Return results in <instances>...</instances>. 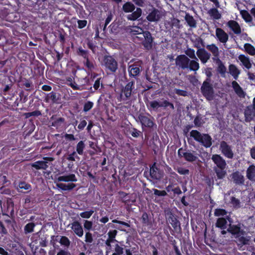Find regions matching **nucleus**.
I'll return each mask as SVG.
<instances>
[{
    "instance_id": "obj_15",
    "label": "nucleus",
    "mask_w": 255,
    "mask_h": 255,
    "mask_svg": "<svg viewBox=\"0 0 255 255\" xmlns=\"http://www.w3.org/2000/svg\"><path fill=\"white\" fill-rule=\"evenodd\" d=\"M138 119L140 122L142 128L143 127L152 128L154 125L153 120L151 118L143 114H139L138 116Z\"/></svg>"
},
{
    "instance_id": "obj_32",
    "label": "nucleus",
    "mask_w": 255,
    "mask_h": 255,
    "mask_svg": "<svg viewBox=\"0 0 255 255\" xmlns=\"http://www.w3.org/2000/svg\"><path fill=\"white\" fill-rule=\"evenodd\" d=\"M229 70L230 74L233 78L235 80H237L241 73L237 67L235 65L231 64L229 66Z\"/></svg>"
},
{
    "instance_id": "obj_7",
    "label": "nucleus",
    "mask_w": 255,
    "mask_h": 255,
    "mask_svg": "<svg viewBox=\"0 0 255 255\" xmlns=\"http://www.w3.org/2000/svg\"><path fill=\"white\" fill-rule=\"evenodd\" d=\"M134 81H129L122 89L121 97L124 101H127L130 99L132 90L134 88Z\"/></svg>"
},
{
    "instance_id": "obj_19",
    "label": "nucleus",
    "mask_w": 255,
    "mask_h": 255,
    "mask_svg": "<svg viewBox=\"0 0 255 255\" xmlns=\"http://www.w3.org/2000/svg\"><path fill=\"white\" fill-rule=\"evenodd\" d=\"M71 229L75 234L79 237H82L84 232L81 224L77 221H74L72 224Z\"/></svg>"
},
{
    "instance_id": "obj_64",
    "label": "nucleus",
    "mask_w": 255,
    "mask_h": 255,
    "mask_svg": "<svg viewBox=\"0 0 255 255\" xmlns=\"http://www.w3.org/2000/svg\"><path fill=\"white\" fill-rule=\"evenodd\" d=\"M174 93L178 96H181L183 97H186L188 96V92L184 90H181L179 89H174Z\"/></svg>"
},
{
    "instance_id": "obj_58",
    "label": "nucleus",
    "mask_w": 255,
    "mask_h": 255,
    "mask_svg": "<svg viewBox=\"0 0 255 255\" xmlns=\"http://www.w3.org/2000/svg\"><path fill=\"white\" fill-rule=\"evenodd\" d=\"M200 45L203 47L205 46L203 40L200 37H198L195 39L194 47L198 49L201 48Z\"/></svg>"
},
{
    "instance_id": "obj_23",
    "label": "nucleus",
    "mask_w": 255,
    "mask_h": 255,
    "mask_svg": "<svg viewBox=\"0 0 255 255\" xmlns=\"http://www.w3.org/2000/svg\"><path fill=\"white\" fill-rule=\"evenodd\" d=\"M232 86L236 93V94L240 98H244L246 95V93L244 91L242 88L240 86L236 81L232 82Z\"/></svg>"
},
{
    "instance_id": "obj_49",
    "label": "nucleus",
    "mask_w": 255,
    "mask_h": 255,
    "mask_svg": "<svg viewBox=\"0 0 255 255\" xmlns=\"http://www.w3.org/2000/svg\"><path fill=\"white\" fill-rule=\"evenodd\" d=\"M241 14L244 19V20L247 22H250L252 21L253 18L251 14L249 12L246 10H242L241 11Z\"/></svg>"
},
{
    "instance_id": "obj_40",
    "label": "nucleus",
    "mask_w": 255,
    "mask_h": 255,
    "mask_svg": "<svg viewBox=\"0 0 255 255\" xmlns=\"http://www.w3.org/2000/svg\"><path fill=\"white\" fill-rule=\"evenodd\" d=\"M36 224L33 222H30L26 224L24 227V233L25 234H28L32 233Z\"/></svg>"
},
{
    "instance_id": "obj_33",
    "label": "nucleus",
    "mask_w": 255,
    "mask_h": 255,
    "mask_svg": "<svg viewBox=\"0 0 255 255\" xmlns=\"http://www.w3.org/2000/svg\"><path fill=\"white\" fill-rule=\"evenodd\" d=\"M135 9V5L130 1L126 2L122 7V9L125 13L131 12L133 11Z\"/></svg>"
},
{
    "instance_id": "obj_59",
    "label": "nucleus",
    "mask_w": 255,
    "mask_h": 255,
    "mask_svg": "<svg viewBox=\"0 0 255 255\" xmlns=\"http://www.w3.org/2000/svg\"><path fill=\"white\" fill-rule=\"evenodd\" d=\"M6 42L7 39L4 35L3 31L0 29V47L4 46Z\"/></svg>"
},
{
    "instance_id": "obj_31",
    "label": "nucleus",
    "mask_w": 255,
    "mask_h": 255,
    "mask_svg": "<svg viewBox=\"0 0 255 255\" xmlns=\"http://www.w3.org/2000/svg\"><path fill=\"white\" fill-rule=\"evenodd\" d=\"M185 20L187 25L191 28H196L197 27V22L194 18L193 16L191 15L189 13H186L185 16Z\"/></svg>"
},
{
    "instance_id": "obj_57",
    "label": "nucleus",
    "mask_w": 255,
    "mask_h": 255,
    "mask_svg": "<svg viewBox=\"0 0 255 255\" xmlns=\"http://www.w3.org/2000/svg\"><path fill=\"white\" fill-rule=\"evenodd\" d=\"M194 123L196 127H200L203 124L202 118L200 115H197L194 119Z\"/></svg>"
},
{
    "instance_id": "obj_28",
    "label": "nucleus",
    "mask_w": 255,
    "mask_h": 255,
    "mask_svg": "<svg viewBox=\"0 0 255 255\" xmlns=\"http://www.w3.org/2000/svg\"><path fill=\"white\" fill-rule=\"evenodd\" d=\"M141 223L143 226H147L148 228L152 227V222L149 215L145 212H143L141 218Z\"/></svg>"
},
{
    "instance_id": "obj_1",
    "label": "nucleus",
    "mask_w": 255,
    "mask_h": 255,
    "mask_svg": "<svg viewBox=\"0 0 255 255\" xmlns=\"http://www.w3.org/2000/svg\"><path fill=\"white\" fill-rule=\"evenodd\" d=\"M212 161L216 165L214 170L218 179H223L227 174L226 170L227 163L225 160L219 154H214L211 158Z\"/></svg>"
},
{
    "instance_id": "obj_10",
    "label": "nucleus",
    "mask_w": 255,
    "mask_h": 255,
    "mask_svg": "<svg viewBox=\"0 0 255 255\" xmlns=\"http://www.w3.org/2000/svg\"><path fill=\"white\" fill-rule=\"evenodd\" d=\"M190 59L185 55H178L175 58V64L179 69L185 70L188 69V63Z\"/></svg>"
},
{
    "instance_id": "obj_56",
    "label": "nucleus",
    "mask_w": 255,
    "mask_h": 255,
    "mask_svg": "<svg viewBox=\"0 0 255 255\" xmlns=\"http://www.w3.org/2000/svg\"><path fill=\"white\" fill-rule=\"evenodd\" d=\"M118 232L116 230H110L108 233V241H110L111 242H114L115 241V238L117 236Z\"/></svg>"
},
{
    "instance_id": "obj_9",
    "label": "nucleus",
    "mask_w": 255,
    "mask_h": 255,
    "mask_svg": "<svg viewBox=\"0 0 255 255\" xmlns=\"http://www.w3.org/2000/svg\"><path fill=\"white\" fill-rule=\"evenodd\" d=\"M219 149L226 157L229 159H232L234 157V154L232 146L226 141L223 140L220 142Z\"/></svg>"
},
{
    "instance_id": "obj_5",
    "label": "nucleus",
    "mask_w": 255,
    "mask_h": 255,
    "mask_svg": "<svg viewBox=\"0 0 255 255\" xmlns=\"http://www.w3.org/2000/svg\"><path fill=\"white\" fill-rule=\"evenodd\" d=\"M210 79L207 78L202 84L201 87V92L204 97L208 101L213 99L214 90L212 85L210 84Z\"/></svg>"
},
{
    "instance_id": "obj_29",
    "label": "nucleus",
    "mask_w": 255,
    "mask_h": 255,
    "mask_svg": "<svg viewBox=\"0 0 255 255\" xmlns=\"http://www.w3.org/2000/svg\"><path fill=\"white\" fill-rule=\"evenodd\" d=\"M158 11L157 9L154 8L147 15L146 19L150 22H155L159 20L160 17L157 14Z\"/></svg>"
},
{
    "instance_id": "obj_45",
    "label": "nucleus",
    "mask_w": 255,
    "mask_h": 255,
    "mask_svg": "<svg viewBox=\"0 0 255 255\" xmlns=\"http://www.w3.org/2000/svg\"><path fill=\"white\" fill-rule=\"evenodd\" d=\"M18 190L20 192H23V190L30 191L31 190V186L25 182H20L18 184Z\"/></svg>"
},
{
    "instance_id": "obj_53",
    "label": "nucleus",
    "mask_w": 255,
    "mask_h": 255,
    "mask_svg": "<svg viewBox=\"0 0 255 255\" xmlns=\"http://www.w3.org/2000/svg\"><path fill=\"white\" fill-rule=\"evenodd\" d=\"M185 54L189 58L193 59H195L196 60H198V58L196 57L195 54V50L193 49L188 48L185 51Z\"/></svg>"
},
{
    "instance_id": "obj_18",
    "label": "nucleus",
    "mask_w": 255,
    "mask_h": 255,
    "mask_svg": "<svg viewBox=\"0 0 255 255\" xmlns=\"http://www.w3.org/2000/svg\"><path fill=\"white\" fill-rule=\"evenodd\" d=\"M231 176L234 183L236 185H242L244 184V177L240 172L238 171L234 172Z\"/></svg>"
},
{
    "instance_id": "obj_25",
    "label": "nucleus",
    "mask_w": 255,
    "mask_h": 255,
    "mask_svg": "<svg viewBox=\"0 0 255 255\" xmlns=\"http://www.w3.org/2000/svg\"><path fill=\"white\" fill-rule=\"evenodd\" d=\"M142 10L139 7H137L136 10L132 12L131 13L127 15V18L128 20L135 21L138 20V19L141 16Z\"/></svg>"
},
{
    "instance_id": "obj_54",
    "label": "nucleus",
    "mask_w": 255,
    "mask_h": 255,
    "mask_svg": "<svg viewBox=\"0 0 255 255\" xmlns=\"http://www.w3.org/2000/svg\"><path fill=\"white\" fill-rule=\"evenodd\" d=\"M145 31H143V29L141 28H140L138 26H133L132 28L130 29V32L133 35L135 34H143V32Z\"/></svg>"
},
{
    "instance_id": "obj_34",
    "label": "nucleus",
    "mask_w": 255,
    "mask_h": 255,
    "mask_svg": "<svg viewBox=\"0 0 255 255\" xmlns=\"http://www.w3.org/2000/svg\"><path fill=\"white\" fill-rule=\"evenodd\" d=\"M227 221L224 217L218 218L215 223V226L221 230H225L227 228Z\"/></svg>"
},
{
    "instance_id": "obj_63",
    "label": "nucleus",
    "mask_w": 255,
    "mask_h": 255,
    "mask_svg": "<svg viewBox=\"0 0 255 255\" xmlns=\"http://www.w3.org/2000/svg\"><path fill=\"white\" fill-rule=\"evenodd\" d=\"M94 213V211L91 210L89 211H85L82 212L80 214V216L83 218L85 219H89L92 215Z\"/></svg>"
},
{
    "instance_id": "obj_27",
    "label": "nucleus",
    "mask_w": 255,
    "mask_h": 255,
    "mask_svg": "<svg viewBox=\"0 0 255 255\" xmlns=\"http://www.w3.org/2000/svg\"><path fill=\"white\" fill-rule=\"evenodd\" d=\"M238 59L246 68L249 70L252 68V64L249 57L241 54L238 56Z\"/></svg>"
},
{
    "instance_id": "obj_30",
    "label": "nucleus",
    "mask_w": 255,
    "mask_h": 255,
    "mask_svg": "<svg viewBox=\"0 0 255 255\" xmlns=\"http://www.w3.org/2000/svg\"><path fill=\"white\" fill-rule=\"evenodd\" d=\"M58 181L63 182H76L77 179L74 174H69L67 175L59 176L57 178Z\"/></svg>"
},
{
    "instance_id": "obj_8",
    "label": "nucleus",
    "mask_w": 255,
    "mask_h": 255,
    "mask_svg": "<svg viewBox=\"0 0 255 255\" xmlns=\"http://www.w3.org/2000/svg\"><path fill=\"white\" fill-rule=\"evenodd\" d=\"M149 175L153 180H160L163 177L164 171L157 166L156 162H154L150 166Z\"/></svg>"
},
{
    "instance_id": "obj_13",
    "label": "nucleus",
    "mask_w": 255,
    "mask_h": 255,
    "mask_svg": "<svg viewBox=\"0 0 255 255\" xmlns=\"http://www.w3.org/2000/svg\"><path fill=\"white\" fill-rule=\"evenodd\" d=\"M31 70L33 71L35 75L40 76L43 74L44 67L42 64L38 60L33 61L31 64Z\"/></svg>"
},
{
    "instance_id": "obj_50",
    "label": "nucleus",
    "mask_w": 255,
    "mask_h": 255,
    "mask_svg": "<svg viewBox=\"0 0 255 255\" xmlns=\"http://www.w3.org/2000/svg\"><path fill=\"white\" fill-rule=\"evenodd\" d=\"M128 132L134 137L137 138L142 135V132L134 128H129Z\"/></svg>"
},
{
    "instance_id": "obj_11",
    "label": "nucleus",
    "mask_w": 255,
    "mask_h": 255,
    "mask_svg": "<svg viewBox=\"0 0 255 255\" xmlns=\"http://www.w3.org/2000/svg\"><path fill=\"white\" fill-rule=\"evenodd\" d=\"M142 36L144 37V40L142 42V45L145 50H150L152 47L153 41L151 33L149 31H145L143 32Z\"/></svg>"
},
{
    "instance_id": "obj_37",
    "label": "nucleus",
    "mask_w": 255,
    "mask_h": 255,
    "mask_svg": "<svg viewBox=\"0 0 255 255\" xmlns=\"http://www.w3.org/2000/svg\"><path fill=\"white\" fill-rule=\"evenodd\" d=\"M247 177L252 181H255V166H250L247 170Z\"/></svg>"
},
{
    "instance_id": "obj_14",
    "label": "nucleus",
    "mask_w": 255,
    "mask_h": 255,
    "mask_svg": "<svg viewBox=\"0 0 255 255\" xmlns=\"http://www.w3.org/2000/svg\"><path fill=\"white\" fill-rule=\"evenodd\" d=\"M196 54L203 64L207 63L211 57L210 53L203 48H199L196 52Z\"/></svg>"
},
{
    "instance_id": "obj_36",
    "label": "nucleus",
    "mask_w": 255,
    "mask_h": 255,
    "mask_svg": "<svg viewBox=\"0 0 255 255\" xmlns=\"http://www.w3.org/2000/svg\"><path fill=\"white\" fill-rule=\"evenodd\" d=\"M206 48L215 57L218 58L219 56V48L215 44L207 45Z\"/></svg>"
},
{
    "instance_id": "obj_35",
    "label": "nucleus",
    "mask_w": 255,
    "mask_h": 255,
    "mask_svg": "<svg viewBox=\"0 0 255 255\" xmlns=\"http://www.w3.org/2000/svg\"><path fill=\"white\" fill-rule=\"evenodd\" d=\"M57 187L63 191H70L76 187V184L73 183L66 184L64 183H57Z\"/></svg>"
},
{
    "instance_id": "obj_6",
    "label": "nucleus",
    "mask_w": 255,
    "mask_h": 255,
    "mask_svg": "<svg viewBox=\"0 0 255 255\" xmlns=\"http://www.w3.org/2000/svg\"><path fill=\"white\" fill-rule=\"evenodd\" d=\"M142 62L141 60L134 62L133 64L128 65V71L129 76L137 79L140 74L142 70Z\"/></svg>"
},
{
    "instance_id": "obj_60",
    "label": "nucleus",
    "mask_w": 255,
    "mask_h": 255,
    "mask_svg": "<svg viewBox=\"0 0 255 255\" xmlns=\"http://www.w3.org/2000/svg\"><path fill=\"white\" fill-rule=\"evenodd\" d=\"M94 104L92 102L88 101L84 105L83 111L87 112L90 111L93 107Z\"/></svg>"
},
{
    "instance_id": "obj_42",
    "label": "nucleus",
    "mask_w": 255,
    "mask_h": 255,
    "mask_svg": "<svg viewBox=\"0 0 255 255\" xmlns=\"http://www.w3.org/2000/svg\"><path fill=\"white\" fill-rule=\"evenodd\" d=\"M197 61L196 60H190V62L188 63V69L190 71H197L199 69V64Z\"/></svg>"
},
{
    "instance_id": "obj_43",
    "label": "nucleus",
    "mask_w": 255,
    "mask_h": 255,
    "mask_svg": "<svg viewBox=\"0 0 255 255\" xmlns=\"http://www.w3.org/2000/svg\"><path fill=\"white\" fill-rule=\"evenodd\" d=\"M218 60L219 64L217 67V71L221 75L222 77H225L227 72V69L223 62L220 59H218Z\"/></svg>"
},
{
    "instance_id": "obj_20",
    "label": "nucleus",
    "mask_w": 255,
    "mask_h": 255,
    "mask_svg": "<svg viewBox=\"0 0 255 255\" xmlns=\"http://www.w3.org/2000/svg\"><path fill=\"white\" fill-rule=\"evenodd\" d=\"M244 114L245 121L250 122L255 118V110L252 106H248L245 111Z\"/></svg>"
},
{
    "instance_id": "obj_2",
    "label": "nucleus",
    "mask_w": 255,
    "mask_h": 255,
    "mask_svg": "<svg viewBox=\"0 0 255 255\" xmlns=\"http://www.w3.org/2000/svg\"><path fill=\"white\" fill-rule=\"evenodd\" d=\"M190 135L195 141L206 148H209L212 145V138L208 133H201L198 130L193 129L190 131Z\"/></svg>"
},
{
    "instance_id": "obj_17",
    "label": "nucleus",
    "mask_w": 255,
    "mask_h": 255,
    "mask_svg": "<svg viewBox=\"0 0 255 255\" xmlns=\"http://www.w3.org/2000/svg\"><path fill=\"white\" fill-rule=\"evenodd\" d=\"M60 98L58 94L53 91L47 94L44 98L46 103H52V104H58Z\"/></svg>"
},
{
    "instance_id": "obj_16",
    "label": "nucleus",
    "mask_w": 255,
    "mask_h": 255,
    "mask_svg": "<svg viewBox=\"0 0 255 255\" xmlns=\"http://www.w3.org/2000/svg\"><path fill=\"white\" fill-rule=\"evenodd\" d=\"M227 231L232 235L236 236V237H239V235H244L245 234V232L241 229L240 224H230Z\"/></svg>"
},
{
    "instance_id": "obj_26",
    "label": "nucleus",
    "mask_w": 255,
    "mask_h": 255,
    "mask_svg": "<svg viewBox=\"0 0 255 255\" xmlns=\"http://www.w3.org/2000/svg\"><path fill=\"white\" fill-rule=\"evenodd\" d=\"M31 167L36 170H46L48 167V162L43 160L36 161L31 164Z\"/></svg>"
},
{
    "instance_id": "obj_47",
    "label": "nucleus",
    "mask_w": 255,
    "mask_h": 255,
    "mask_svg": "<svg viewBox=\"0 0 255 255\" xmlns=\"http://www.w3.org/2000/svg\"><path fill=\"white\" fill-rule=\"evenodd\" d=\"M185 160L188 162H193L196 160L197 157L192 153L187 152L183 154Z\"/></svg>"
},
{
    "instance_id": "obj_62",
    "label": "nucleus",
    "mask_w": 255,
    "mask_h": 255,
    "mask_svg": "<svg viewBox=\"0 0 255 255\" xmlns=\"http://www.w3.org/2000/svg\"><path fill=\"white\" fill-rule=\"evenodd\" d=\"M76 158L79 159V156L77 155L76 151H74L71 154H69L67 157V159L69 161H75Z\"/></svg>"
},
{
    "instance_id": "obj_24",
    "label": "nucleus",
    "mask_w": 255,
    "mask_h": 255,
    "mask_svg": "<svg viewBox=\"0 0 255 255\" xmlns=\"http://www.w3.org/2000/svg\"><path fill=\"white\" fill-rule=\"evenodd\" d=\"M227 26L236 34L241 33V29L239 24L235 20H230L227 22Z\"/></svg>"
},
{
    "instance_id": "obj_44",
    "label": "nucleus",
    "mask_w": 255,
    "mask_h": 255,
    "mask_svg": "<svg viewBox=\"0 0 255 255\" xmlns=\"http://www.w3.org/2000/svg\"><path fill=\"white\" fill-rule=\"evenodd\" d=\"M85 60V61H84V65L88 69V70L92 71L95 69L94 61L91 60L89 59V57Z\"/></svg>"
},
{
    "instance_id": "obj_3",
    "label": "nucleus",
    "mask_w": 255,
    "mask_h": 255,
    "mask_svg": "<svg viewBox=\"0 0 255 255\" xmlns=\"http://www.w3.org/2000/svg\"><path fill=\"white\" fill-rule=\"evenodd\" d=\"M165 216L166 222L171 225L173 228V231L176 233H180L181 231V227L177 216L169 209L165 210Z\"/></svg>"
},
{
    "instance_id": "obj_39",
    "label": "nucleus",
    "mask_w": 255,
    "mask_h": 255,
    "mask_svg": "<svg viewBox=\"0 0 255 255\" xmlns=\"http://www.w3.org/2000/svg\"><path fill=\"white\" fill-rule=\"evenodd\" d=\"M239 235V237H236L237 239V244L238 246L242 247L244 245H247L249 244V240L244 236H241Z\"/></svg>"
},
{
    "instance_id": "obj_38",
    "label": "nucleus",
    "mask_w": 255,
    "mask_h": 255,
    "mask_svg": "<svg viewBox=\"0 0 255 255\" xmlns=\"http://www.w3.org/2000/svg\"><path fill=\"white\" fill-rule=\"evenodd\" d=\"M244 49L246 53L250 55H255V47L250 43H246L244 44Z\"/></svg>"
},
{
    "instance_id": "obj_51",
    "label": "nucleus",
    "mask_w": 255,
    "mask_h": 255,
    "mask_svg": "<svg viewBox=\"0 0 255 255\" xmlns=\"http://www.w3.org/2000/svg\"><path fill=\"white\" fill-rule=\"evenodd\" d=\"M59 242L61 245L66 247H69L70 245V241L69 239L67 237L64 236L60 237Z\"/></svg>"
},
{
    "instance_id": "obj_55",
    "label": "nucleus",
    "mask_w": 255,
    "mask_h": 255,
    "mask_svg": "<svg viewBox=\"0 0 255 255\" xmlns=\"http://www.w3.org/2000/svg\"><path fill=\"white\" fill-rule=\"evenodd\" d=\"M124 253V248L119 244H116L115 246V252L112 255H122Z\"/></svg>"
},
{
    "instance_id": "obj_21",
    "label": "nucleus",
    "mask_w": 255,
    "mask_h": 255,
    "mask_svg": "<svg viewBox=\"0 0 255 255\" xmlns=\"http://www.w3.org/2000/svg\"><path fill=\"white\" fill-rule=\"evenodd\" d=\"M216 35L219 40L222 43H226L228 40V34L221 28H216Z\"/></svg>"
},
{
    "instance_id": "obj_22",
    "label": "nucleus",
    "mask_w": 255,
    "mask_h": 255,
    "mask_svg": "<svg viewBox=\"0 0 255 255\" xmlns=\"http://www.w3.org/2000/svg\"><path fill=\"white\" fill-rule=\"evenodd\" d=\"M232 86L236 93V94L240 98H244L246 95V93L244 91L242 88L240 86L236 81L232 82Z\"/></svg>"
},
{
    "instance_id": "obj_61",
    "label": "nucleus",
    "mask_w": 255,
    "mask_h": 255,
    "mask_svg": "<svg viewBox=\"0 0 255 255\" xmlns=\"http://www.w3.org/2000/svg\"><path fill=\"white\" fill-rule=\"evenodd\" d=\"M230 203L233 205L235 208L240 207V200L235 198V197H231Z\"/></svg>"
},
{
    "instance_id": "obj_12",
    "label": "nucleus",
    "mask_w": 255,
    "mask_h": 255,
    "mask_svg": "<svg viewBox=\"0 0 255 255\" xmlns=\"http://www.w3.org/2000/svg\"><path fill=\"white\" fill-rule=\"evenodd\" d=\"M13 84L10 83L8 84L3 85V87L0 88L1 94L4 96L3 98L4 100L9 99L12 100L14 97V94L13 93L9 94V92L12 88Z\"/></svg>"
},
{
    "instance_id": "obj_48",
    "label": "nucleus",
    "mask_w": 255,
    "mask_h": 255,
    "mask_svg": "<svg viewBox=\"0 0 255 255\" xmlns=\"http://www.w3.org/2000/svg\"><path fill=\"white\" fill-rule=\"evenodd\" d=\"M77 55L83 57L84 59H87L89 57V51L83 49L81 47H79L77 51Z\"/></svg>"
},
{
    "instance_id": "obj_4",
    "label": "nucleus",
    "mask_w": 255,
    "mask_h": 255,
    "mask_svg": "<svg viewBox=\"0 0 255 255\" xmlns=\"http://www.w3.org/2000/svg\"><path fill=\"white\" fill-rule=\"evenodd\" d=\"M101 65L107 72L115 73L118 68V64L115 58L111 55H104L101 62Z\"/></svg>"
},
{
    "instance_id": "obj_41",
    "label": "nucleus",
    "mask_w": 255,
    "mask_h": 255,
    "mask_svg": "<svg viewBox=\"0 0 255 255\" xmlns=\"http://www.w3.org/2000/svg\"><path fill=\"white\" fill-rule=\"evenodd\" d=\"M85 148V144L84 141L80 140L78 142L76 146V153L80 155H82L84 153V150Z\"/></svg>"
},
{
    "instance_id": "obj_52",
    "label": "nucleus",
    "mask_w": 255,
    "mask_h": 255,
    "mask_svg": "<svg viewBox=\"0 0 255 255\" xmlns=\"http://www.w3.org/2000/svg\"><path fill=\"white\" fill-rule=\"evenodd\" d=\"M227 214V211L224 209L217 208L214 211V216L216 217L225 216Z\"/></svg>"
},
{
    "instance_id": "obj_46",
    "label": "nucleus",
    "mask_w": 255,
    "mask_h": 255,
    "mask_svg": "<svg viewBox=\"0 0 255 255\" xmlns=\"http://www.w3.org/2000/svg\"><path fill=\"white\" fill-rule=\"evenodd\" d=\"M209 15L215 19H219L221 18V15L217 8H212L208 11Z\"/></svg>"
}]
</instances>
